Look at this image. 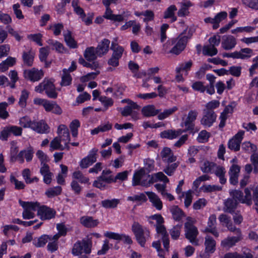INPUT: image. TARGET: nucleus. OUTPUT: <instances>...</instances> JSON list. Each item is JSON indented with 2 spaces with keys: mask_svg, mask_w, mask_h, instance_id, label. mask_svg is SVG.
Here are the masks:
<instances>
[{
  "mask_svg": "<svg viewBox=\"0 0 258 258\" xmlns=\"http://www.w3.org/2000/svg\"><path fill=\"white\" fill-rule=\"evenodd\" d=\"M220 105V102L218 100H214L207 103L205 105L204 111H214L213 109L218 107Z\"/></svg>",
  "mask_w": 258,
  "mask_h": 258,
  "instance_id": "nucleus-51",
  "label": "nucleus"
},
{
  "mask_svg": "<svg viewBox=\"0 0 258 258\" xmlns=\"http://www.w3.org/2000/svg\"><path fill=\"white\" fill-rule=\"evenodd\" d=\"M137 106H134V105H130L125 106L121 112V114L123 116H127L131 115L134 112V110H139L140 106L136 103Z\"/></svg>",
  "mask_w": 258,
  "mask_h": 258,
  "instance_id": "nucleus-36",
  "label": "nucleus"
},
{
  "mask_svg": "<svg viewBox=\"0 0 258 258\" xmlns=\"http://www.w3.org/2000/svg\"><path fill=\"white\" fill-rule=\"evenodd\" d=\"M186 30L187 28L185 29L177 38V43L169 51L170 53L178 55L185 49L188 41L187 38H186L185 36L184 35L186 33Z\"/></svg>",
  "mask_w": 258,
  "mask_h": 258,
  "instance_id": "nucleus-7",
  "label": "nucleus"
},
{
  "mask_svg": "<svg viewBox=\"0 0 258 258\" xmlns=\"http://www.w3.org/2000/svg\"><path fill=\"white\" fill-rule=\"evenodd\" d=\"M185 236L189 241L196 245H198V240L197 237L198 235L197 228L190 222H187L184 224Z\"/></svg>",
  "mask_w": 258,
  "mask_h": 258,
  "instance_id": "nucleus-6",
  "label": "nucleus"
},
{
  "mask_svg": "<svg viewBox=\"0 0 258 258\" xmlns=\"http://www.w3.org/2000/svg\"><path fill=\"white\" fill-rule=\"evenodd\" d=\"M62 188L60 186H57L54 187L48 188L45 192L46 195L48 198H52L60 195L61 192Z\"/></svg>",
  "mask_w": 258,
  "mask_h": 258,
  "instance_id": "nucleus-43",
  "label": "nucleus"
},
{
  "mask_svg": "<svg viewBox=\"0 0 258 258\" xmlns=\"http://www.w3.org/2000/svg\"><path fill=\"white\" fill-rule=\"evenodd\" d=\"M182 227L181 225H177L174 226L170 230V234L173 239H177L180 234V230Z\"/></svg>",
  "mask_w": 258,
  "mask_h": 258,
  "instance_id": "nucleus-49",
  "label": "nucleus"
},
{
  "mask_svg": "<svg viewBox=\"0 0 258 258\" xmlns=\"http://www.w3.org/2000/svg\"><path fill=\"white\" fill-rule=\"evenodd\" d=\"M73 177L82 183H86L89 182V179L84 176L80 171H76L73 174Z\"/></svg>",
  "mask_w": 258,
  "mask_h": 258,
  "instance_id": "nucleus-48",
  "label": "nucleus"
},
{
  "mask_svg": "<svg viewBox=\"0 0 258 258\" xmlns=\"http://www.w3.org/2000/svg\"><path fill=\"white\" fill-rule=\"evenodd\" d=\"M242 239V237L240 236L227 237L221 241V246L225 248L229 249L232 247L235 244L240 241Z\"/></svg>",
  "mask_w": 258,
  "mask_h": 258,
  "instance_id": "nucleus-22",
  "label": "nucleus"
},
{
  "mask_svg": "<svg viewBox=\"0 0 258 258\" xmlns=\"http://www.w3.org/2000/svg\"><path fill=\"white\" fill-rule=\"evenodd\" d=\"M221 44L225 50H231L236 45V40L232 35L224 36Z\"/></svg>",
  "mask_w": 258,
  "mask_h": 258,
  "instance_id": "nucleus-19",
  "label": "nucleus"
},
{
  "mask_svg": "<svg viewBox=\"0 0 258 258\" xmlns=\"http://www.w3.org/2000/svg\"><path fill=\"white\" fill-rule=\"evenodd\" d=\"M50 238L48 235H44L38 238L37 240L33 241L34 245L37 247L43 246L48 241Z\"/></svg>",
  "mask_w": 258,
  "mask_h": 258,
  "instance_id": "nucleus-46",
  "label": "nucleus"
},
{
  "mask_svg": "<svg viewBox=\"0 0 258 258\" xmlns=\"http://www.w3.org/2000/svg\"><path fill=\"white\" fill-rule=\"evenodd\" d=\"M123 48H119L115 52L113 51L111 57L108 60V64L109 66L116 67L119 65V59L121 57Z\"/></svg>",
  "mask_w": 258,
  "mask_h": 258,
  "instance_id": "nucleus-20",
  "label": "nucleus"
},
{
  "mask_svg": "<svg viewBox=\"0 0 258 258\" xmlns=\"http://www.w3.org/2000/svg\"><path fill=\"white\" fill-rule=\"evenodd\" d=\"M242 3L250 8L258 10V0H242Z\"/></svg>",
  "mask_w": 258,
  "mask_h": 258,
  "instance_id": "nucleus-61",
  "label": "nucleus"
},
{
  "mask_svg": "<svg viewBox=\"0 0 258 258\" xmlns=\"http://www.w3.org/2000/svg\"><path fill=\"white\" fill-rule=\"evenodd\" d=\"M141 111L144 116L150 117L158 114L160 112V110L156 109L153 105H148L143 107Z\"/></svg>",
  "mask_w": 258,
  "mask_h": 258,
  "instance_id": "nucleus-27",
  "label": "nucleus"
},
{
  "mask_svg": "<svg viewBox=\"0 0 258 258\" xmlns=\"http://www.w3.org/2000/svg\"><path fill=\"white\" fill-rule=\"evenodd\" d=\"M192 88L194 90L204 93L206 91V87L203 83L200 81L196 82L192 85Z\"/></svg>",
  "mask_w": 258,
  "mask_h": 258,
  "instance_id": "nucleus-62",
  "label": "nucleus"
},
{
  "mask_svg": "<svg viewBox=\"0 0 258 258\" xmlns=\"http://www.w3.org/2000/svg\"><path fill=\"white\" fill-rule=\"evenodd\" d=\"M34 121H31L27 116H24L20 118V124L24 128L30 127L32 129Z\"/></svg>",
  "mask_w": 258,
  "mask_h": 258,
  "instance_id": "nucleus-50",
  "label": "nucleus"
},
{
  "mask_svg": "<svg viewBox=\"0 0 258 258\" xmlns=\"http://www.w3.org/2000/svg\"><path fill=\"white\" fill-rule=\"evenodd\" d=\"M8 105L6 102L0 103V118L6 119L9 116V113L6 110Z\"/></svg>",
  "mask_w": 258,
  "mask_h": 258,
  "instance_id": "nucleus-55",
  "label": "nucleus"
},
{
  "mask_svg": "<svg viewBox=\"0 0 258 258\" xmlns=\"http://www.w3.org/2000/svg\"><path fill=\"white\" fill-rule=\"evenodd\" d=\"M9 76L11 80V83L10 82L9 86L11 88H14L15 83L19 79L17 72L15 70L10 71Z\"/></svg>",
  "mask_w": 258,
  "mask_h": 258,
  "instance_id": "nucleus-53",
  "label": "nucleus"
},
{
  "mask_svg": "<svg viewBox=\"0 0 258 258\" xmlns=\"http://www.w3.org/2000/svg\"><path fill=\"white\" fill-rule=\"evenodd\" d=\"M10 181L11 183H14L15 184V188L16 189H24L25 186V184L23 182L19 181L13 175H11L10 176Z\"/></svg>",
  "mask_w": 258,
  "mask_h": 258,
  "instance_id": "nucleus-57",
  "label": "nucleus"
},
{
  "mask_svg": "<svg viewBox=\"0 0 258 258\" xmlns=\"http://www.w3.org/2000/svg\"><path fill=\"white\" fill-rule=\"evenodd\" d=\"M97 152L98 150L94 148L90 151L88 156L82 159L80 163L81 168H86L95 163L97 160Z\"/></svg>",
  "mask_w": 258,
  "mask_h": 258,
  "instance_id": "nucleus-11",
  "label": "nucleus"
},
{
  "mask_svg": "<svg viewBox=\"0 0 258 258\" xmlns=\"http://www.w3.org/2000/svg\"><path fill=\"white\" fill-rule=\"evenodd\" d=\"M177 10L175 5H171L167 8L164 12V18L167 19L171 18L173 22L177 20L176 17L174 16V12Z\"/></svg>",
  "mask_w": 258,
  "mask_h": 258,
  "instance_id": "nucleus-38",
  "label": "nucleus"
},
{
  "mask_svg": "<svg viewBox=\"0 0 258 258\" xmlns=\"http://www.w3.org/2000/svg\"><path fill=\"white\" fill-rule=\"evenodd\" d=\"M64 38L66 43L69 47L73 48L77 47V42L72 37L71 31H68L66 33L64 34Z\"/></svg>",
  "mask_w": 258,
  "mask_h": 258,
  "instance_id": "nucleus-40",
  "label": "nucleus"
},
{
  "mask_svg": "<svg viewBox=\"0 0 258 258\" xmlns=\"http://www.w3.org/2000/svg\"><path fill=\"white\" fill-rule=\"evenodd\" d=\"M34 53L31 50L23 53L22 58L24 64L28 67H31L33 63Z\"/></svg>",
  "mask_w": 258,
  "mask_h": 258,
  "instance_id": "nucleus-32",
  "label": "nucleus"
},
{
  "mask_svg": "<svg viewBox=\"0 0 258 258\" xmlns=\"http://www.w3.org/2000/svg\"><path fill=\"white\" fill-rule=\"evenodd\" d=\"M178 108L176 106H174L172 108L165 109L163 112L160 113L158 115V118L159 120H163L172 115L174 112L177 111Z\"/></svg>",
  "mask_w": 258,
  "mask_h": 258,
  "instance_id": "nucleus-42",
  "label": "nucleus"
},
{
  "mask_svg": "<svg viewBox=\"0 0 258 258\" xmlns=\"http://www.w3.org/2000/svg\"><path fill=\"white\" fill-rule=\"evenodd\" d=\"M204 115L201 120V123L208 127L211 126L215 121L217 115L214 111L203 110Z\"/></svg>",
  "mask_w": 258,
  "mask_h": 258,
  "instance_id": "nucleus-16",
  "label": "nucleus"
},
{
  "mask_svg": "<svg viewBox=\"0 0 258 258\" xmlns=\"http://www.w3.org/2000/svg\"><path fill=\"white\" fill-rule=\"evenodd\" d=\"M145 174V170L144 168H141L136 171L133 178V185H142V186H147L148 183L145 181H141V179Z\"/></svg>",
  "mask_w": 258,
  "mask_h": 258,
  "instance_id": "nucleus-24",
  "label": "nucleus"
},
{
  "mask_svg": "<svg viewBox=\"0 0 258 258\" xmlns=\"http://www.w3.org/2000/svg\"><path fill=\"white\" fill-rule=\"evenodd\" d=\"M20 6L19 4H14L13 6V9L17 18L19 19H23L24 18L22 14V11L20 9Z\"/></svg>",
  "mask_w": 258,
  "mask_h": 258,
  "instance_id": "nucleus-64",
  "label": "nucleus"
},
{
  "mask_svg": "<svg viewBox=\"0 0 258 258\" xmlns=\"http://www.w3.org/2000/svg\"><path fill=\"white\" fill-rule=\"evenodd\" d=\"M92 241L89 239H83L76 242L72 248V254L74 255H81L83 253L89 254L91 252Z\"/></svg>",
  "mask_w": 258,
  "mask_h": 258,
  "instance_id": "nucleus-2",
  "label": "nucleus"
},
{
  "mask_svg": "<svg viewBox=\"0 0 258 258\" xmlns=\"http://www.w3.org/2000/svg\"><path fill=\"white\" fill-rule=\"evenodd\" d=\"M238 202L232 198L227 199L224 202V207L223 210L224 212L233 213L237 208Z\"/></svg>",
  "mask_w": 258,
  "mask_h": 258,
  "instance_id": "nucleus-25",
  "label": "nucleus"
},
{
  "mask_svg": "<svg viewBox=\"0 0 258 258\" xmlns=\"http://www.w3.org/2000/svg\"><path fill=\"white\" fill-rule=\"evenodd\" d=\"M218 53L217 49L213 45H205L203 48V53L205 55L213 56Z\"/></svg>",
  "mask_w": 258,
  "mask_h": 258,
  "instance_id": "nucleus-41",
  "label": "nucleus"
},
{
  "mask_svg": "<svg viewBox=\"0 0 258 258\" xmlns=\"http://www.w3.org/2000/svg\"><path fill=\"white\" fill-rule=\"evenodd\" d=\"M245 196L243 198V193L242 191L238 189L231 190L229 192L230 196L232 199H234L242 204H245L247 206L252 204L251 195L250 190L248 188L244 189Z\"/></svg>",
  "mask_w": 258,
  "mask_h": 258,
  "instance_id": "nucleus-3",
  "label": "nucleus"
},
{
  "mask_svg": "<svg viewBox=\"0 0 258 258\" xmlns=\"http://www.w3.org/2000/svg\"><path fill=\"white\" fill-rule=\"evenodd\" d=\"M198 112L196 110H190L189 111L187 117L184 122L181 124L182 126H185L184 131H193L194 129V121L196 119L198 116Z\"/></svg>",
  "mask_w": 258,
  "mask_h": 258,
  "instance_id": "nucleus-15",
  "label": "nucleus"
},
{
  "mask_svg": "<svg viewBox=\"0 0 258 258\" xmlns=\"http://www.w3.org/2000/svg\"><path fill=\"white\" fill-rule=\"evenodd\" d=\"M80 223L84 226L87 228H92L96 227L99 222L97 219H94L91 216H83L80 218Z\"/></svg>",
  "mask_w": 258,
  "mask_h": 258,
  "instance_id": "nucleus-26",
  "label": "nucleus"
},
{
  "mask_svg": "<svg viewBox=\"0 0 258 258\" xmlns=\"http://www.w3.org/2000/svg\"><path fill=\"white\" fill-rule=\"evenodd\" d=\"M215 174L219 178L220 182L221 184H225L226 182V179L225 178L226 171L225 168L220 166H216Z\"/></svg>",
  "mask_w": 258,
  "mask_h": 258,
  "instance_id": "nucleus-37",
  "label": "nucleus"
},
{
  "mask_svg": "<svg viewBox=\"0 0 258 258\" xmlns=\"http://www.w3.org/2000/svg\"><path fill=\"white\" fill-rule=\"evenodd\" d=\"M49 53L48 47H42L39 50V58L41 61H45Z\"/></svg>",
  "mask_w": 258,
  "mask_h": 258,
  "instance_id": "nucleus-58",
  "label": "nucleus"
},
{
  "mask_svg": "<svg viewBox=\"0 0 258 258\" xmlns=\"http://www.w3.org/2000/svg\"><path fill=\"white\" fill-rule=\"evenodd\" d=\"M216 166V165L213 162L206 161L201 167V170L204 173H208L211 172Z\"/></svg>",
  "mask_w": 258,
  "mask_h": 258,
  "instance_id": "nucleus-52",
  "label": "nucleus"
},
{
  "mask_svg": "<svg viewBox=\"0 0 258 258\" xmlns=\"http://www.w3.org/2000/svg\"><path fill=\"white\" fill-rule=\"evenodd\" d=\"M101 205L106 209H113L116 208L119 203L118 199L105 200L101 202Z\"/></svg>",
  "mask_w": 258,
  "mask_h": 258,
  "instance_id": "nucleus-35",
  "label": "nucleus"
},
{
  "mask_svg": "<svg viewBox=\"0 0 258 258\" xmlns=\"http://www.w3.org/2000/svg\"><path fill=\"white\" fill-rule=\"evenodd\" d=\"M80 126V123L79 120H73L70 124V128L71 129L72 136L74 137H76L78 135V128Z\"/></svg>",
  "mask_w": 258,
  "mask_h": 258,
  "instance_id": "nucleus-47",
  "label": "nucleus"
},
{
  "mask_svg": "<svg viewBox=\"0 0 258 258\" xmlns=\"http://www.w3.org/2000/svg\"><path fill=\"white\" fill-rule=\"evenodd\" d=\"M110 41L107 39H104L99 43L96 48L98 56H101L106 54L109 50Z\"/></svg>",
  "mask_w": 258,
  "mask_h": 258,
  "instance_id": "nucleus-23",
  "label": "nucleus"
},
{
  "mask_svg": "<svg viewBox=\"0 0 258 258\" xmlns=\"http://www.w3.org/2000/svg\"><path fill=\"white\" fill-rule=\"evenodd\" d=\"M146 194L148 196L150 201L153 206L158 210H160L162 208V203L159 197L154 192L146 191Z\"/></svg>",
  "mask_w": 258,
  "mask_h": 258,
  "instance_id": "nucleus-28",
  "label": "nucleus"
},
{
  "mask_svg": "<svg viewBox=\"0 0 258 258\" xmlns=\"http://www.w3.org/2000/svg\"><path fill=\"white\" fill-rule=\"evenodd\" d=\"M37 215L42 220H48L54 217L55 211L46 206H39Z\"/></svg>",
  "mask_w": 258,
  "mask_h": 258,
  "instance_id": "nucleus-12",
  "label": "nucleus"
},
{
  "mask_svg": "<svg viewBox=\"0 0 258 258\" xmlns=\"http://www.w3.org/2000/svg\"><path fill=\"white\" fill-rule=\"evenodd\" d=\"M61 142V141L60 138L57 137L54 138L50 142V150H53L60 149L61 150H63L64 149V148H66L65 146L64 147L62 146V145L60 144Z\"/></svg>",
  "mask_w": 258,
  "mask_h": 258,
  "instance_id": "nucleus-44",
  "label": "nucleus"
},
{
  "mask_svg": "<svg viewBox=\"0 0 258 258\" xmlns=\"http://www.w3.org/2000/svg\"><path fill=\"white\" fill-rule=\"evenodd\" d=\"M112 12L110 8H106V11L103 15V17L114 21L122 22L123 21L124 18L121 15H114L112 14Z\"/></svg>",
  "mask_w": 258,
  "mask_h": 258,
  "instance_id": "nucleus-30",
  "label": "nucleus"
},
{
  "mask_svg": "<svg viewBox=\"0 0 258 258\" xmlns=\"http://www.w3.org/2000/svg\"><path fill=\"white\" fill-rule=\"evenodd\" d=\"M132 230L136 239L142 247H144L146 242L149 239L150 232L147 228H143L139 222L134 221L132 226Z\"/></svg>",
  "mask_w": 258,
  "mask_h": 258,
  "instance_id": "nucleus-1",
  "label": "nucleus"
},
{
  "mask_svg": "<svg viewBox=\"0 0 258 258\" xmlns=\"http://www.w3.org/2000/svg\"><path fill=\"white\" fill-rule=\"evenodd\" d=\"M240 167L236 164H233L229 170L230 182L233 185L238 183V177L240 172Z\"/></svg>",
  "mask_w": 258,
  "mask_h": 258,
  "instance_id": "nucleus-21",
  "label": "nucleus"
},
{
  "mask_svg": "<svg viewBox=\"0 0 258 258\" xmlns=\"http://www.w3.org/2000/svg\"><path fill=\"white\" fill-rule=\"evenodd\" d=\"M163 162L171 163L176 160V157L173 155L171 150L168 147H164L160 153Z\"/></svg>",
  "mask_w": 258,
  "mask_h": 258,
  "instance_id": "nucleus-17",
  "label": "nucleus"
},
{
  "mask_svg": "<svg viewBox=\"0 0 258 258\" xmlns=\"http://www.w3.org/2000/svg\"><path fill=\"white\" fill-rule=\"evenodd\" d=\"M72 81V78L68 72V70L64 69L62 70V74L61 75V80L60 83L61 86H70Z\"/></svg>",
  "mask_w": 258,
  "mask_h": 258,
  "instance_id": "nucleus-33",
  "label": "nucleus"
},
{
  "mask_svg": "<svg viewBox=\"0 0 258 258\" xmlns=\"http://www.w3.org/2000/svg\"><path fill=\"white\" fill-rule=\"evenodd\" d=\"M29 95L28 92L24 90L22 92L21 95L19 99V104L22 107H24L26 105V100Z\"/></svg>",
  "mask_w": 258,
  "mask_h": 258,
  "instance_id": "nucleus-60",
  "label": "nucleus"
},
{
  "mask_svg": "<svg viewBox=\"0 0 258 258\" xmlns=\"http://www.w3.org/2000/svg\"><path fill=\"white\" fill-rule=\"evenodd\" d=\"M178 165V162L173 163L171 164L168 163V165L164 169L163 171L168 176H171L173 175Z\"/></svg>",
  "mask_w": 258,
  "mask_h": 258,
  "instance_id": "nucleus-45",
  "label": "nucleus"
},
{
  "mask_svg": "<svg viewBox=\"0 0 258 258\" xmlns=\"http://www.w3.org/2000/svg\"><path fill=\"white\" fill-rule=\"evenodd\" d=\"M149 219L155 220L156 223L154 226L156 227V230L158 234L162 235V237L168 236L165 226L163 225L164 220L160 214H155L149 217Z\"/></svg>",
  "mask_w": 258,
  "mask_h": 258,
  "instance_id": "nucleus-9",
  "label": "nucleus"
},
{
  "mask_svg": "<svg viewBox=\"0 0 258 258\" xmlns=\"http://www.w3.org/2000/svg\"><path fill=\"white\" fill-rule=\"evenodd\" d=\"M97 55L96 48L93 46L87 48L84 53V57L89 61L95 60Z\"/></svg>",
  "mask_w": 258,
  "mask_h": 258,
  "instance_id": "nucleus-31",
  "label": "nucleus"
},
{
  "mask_svg": "<svg viewBox=\"0 0 258 258\" xmlns=\"http://www.w3.org/2000/svg\"><path fill=\"white\" fill-rule=\"evenodd\" d=\"M244 132H239L233 138L228 142V148L234 151H238L240 149V144L243 139Z\"/></svg>",
  "mask_w": 258,
  "mask_h": 258,
  "instance_id": "nucleus-13",
  "label": "nucleus"
},
{
  "mask_svg": "<svg viewBox=\"0 0 258 258\" xmlns=\"http://www.w3.org/2000/svg\"><path fill=\"white\" fill-rule=\"evenodd\" d=\"M35 91L39 93L45 91L47 96L50 98L54 99L57 96L55 86L52 82L48 80H43L39 85L35 87Z\"/></svg>",
  "mask_w": 258,
  "mask_h": 258,
  "instance_id": "nucleus-4",
  "label": "nucleus"
},
{
  "mask_svg": "<svg viewBox=\"0 0 258 258\" xmlns=\"http://www.w3.org/2000/svg\"><path fill=\"white\" fill-rule=\"evenodd\" d=\"M44 76L42 70H38L34 68L24 71V76L25 79H29L32 82H36L40 80Z\"/></svg>",
  "mask_w": 258,
  "mask_h": 258,
  "instance_id": "nucleus-10",
  "label": "nucleus"
},
{
  "mask_svg": "<svg viewBox=\"0 0 258 258\" xmlns=\"http://www.w3.org/2000/svg\"><path fill=\"white\" fill-rule=\"evenodd\" d=\"M204 244L206 252H210V253H212L215 251L216 241L212 237L210 236H206Z\"/></svg>",
  "mask_w": 258,
  "mask_h": 258,
  "instance_id": "nucleus-29",
  "label": "nucleus"
},
{
  "mask_svg": "<svg viewBox=\"0 0 258 258\" xmlns=\"http://www.w3.org/2000/svg\"><path fill=\"white\" fill-rule=\"evenodd\" d=\"M19 204L23 208L22 216L24 219H30L34 217V212L38 209L39 203L38 202H28L19 200Z\"/></svg>",
  "mask_w": 258,
  "mask_h": 258,
  "instance_id": "nucleus-5",
  "label": "nucleus"
},
{
  "mask_svg": "<svg viewBox=\"0 0 258 258\" xmlns=\"http://www.w3.org/2000/svg\"><path fill=\"white\" fill-rule=\"evenodd\" d=\"M57 134L59 135L58 137L60 138L61 141L65 142V148L67 150H69V144L70 141V136L68 127L64 125H60L57 128Z\"/></svg>",
  "mask_w": 258,
  "mask_h": 258,
  "instance_id": "nucleus-14",
  "label": "nucleus"
},
{
  "mask_svg": "<svg viewBox=\"0 0 258 258\" xmlns=\"http://www.w3.org/2000/svg\"><path fill=\"white\" fill-rule=\"evenodd\" d=\"M170 211L174 220L179 221L184 216L183 211L177 206H173Z\"/></svg>",
  "mask_w": 258,
  "mask_h": 258,
  "instance_id": "nucleus-34",
  "label": "nucleus"
},
{
  "mask_svg": "<svg viewBox=\"0 0 258 258\" xmlns=\"http://www.w3.org/2000/svg\"><path fill=\"white\" fill-rule=\"evenodd\" d=\"M227 17V13L226 12H221L218 13L214 18L215 24L213 25V28L216 29L219 27V23Z\"/></svg>",
  "mask_w": 258,
  "mask_h": 258,
  "instance_id": "nucleus-39",
  "label": "nucleus"
},
{
  "mask_svg": "<svg viewBox=\"0 0 258 258\" xmlns=\"http://www.w3.org/2000/svg\"><path fill=\"white\" fill-rule=\"evenodd\" d=\"M190 6V3H184L182 4V7L178 11L177 14L179 17H184L187 15L189 13L188 7Z\"/></svg>",
  "mask_w": 258,
  "mask_h": 258,
  "instance_id": "nucleus-59",
  "label": "nucleus"
},
{
  "mask_svg": "<svg viewBox=\"0 0 258 258\" xmlns=\"http://www.w3.org/2000/svg\"><path fill=\"white\" fill-rule=\"evenodd\" d=\"M253 50L249 48H242L239 51H234L231 53H223L224 57H232L233 58L247 59L251 56Z\"/></svg>",
  "mask_w": 258,
  "mask_h": 258,
  "instance_id": "nucleus-8",
  "label": "nucleus"
},
{
  "mask_svg": "<svg viewBox=\"0 0 258 258\" xmlns=\"http://www.w3.org/2000/svg\"><path fill=\"white\" fill-rule=\"evenodd\" d=\"M49 127L43 120L39 121H34L32 130L39 134H47L49 133Z\"/></svg>",
  "mask_w": 258,
  "mask_h": 258,
  "instance_id": "nucleus-18",
  "label": "nucleus"
},
{
  "mask_svg": "<svg viewBox=\"0 0 258 258\" xmlns=\"http://www.w3.org/2000/svg\"><path fill=\"white\" fill-rule=\"evenodd\" d=\"M100 74V71L98 70L96 71L95 72H92L87 74L86 75L82 76L80 78L82 82H86L90 80L94 79L96 77Z\"/></svg>",
  "mask_w": 258,
  "mask_h": 258,
  "instance_id": "nucleus-56",
  "label": "nucleus"
},
{
  "mask_svg": "<svg viewBox=\"0 0 258 258\" xmlns=\"http://www.w3.org/2000/svg\"><path fill=\"white\" fill-rule=\"evenodd\" d=\"M250 161L254 167L253 172L258 173V153H254L250 156Z\"/></svg>",
  "mask_w": 258,
  "mask_h": 258,
  "instance_id": "nucleus-54",
  "label": "nucleus"
},
{
  "mask_svg": "<svg viewBox=\"0 0 258 258\" xmlns=\"http://www.w3.org/2000/svg\"><path fill=\"white\" fill-rule=\"evenodd\" d=\"M202 189L204 192H213L222 190V187L215 185H206L203 187Z\"/></svg>",
  "mask_w": 258,
  "mask_h": 258,
  "instance_id": "nucleus-63",
  "label": "nucleus"
}]
</instances>
